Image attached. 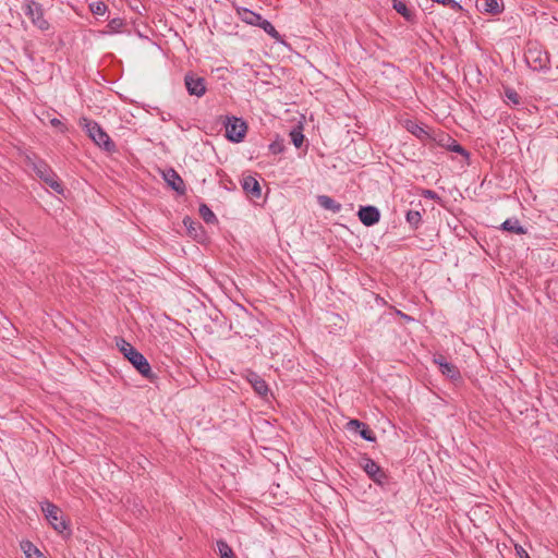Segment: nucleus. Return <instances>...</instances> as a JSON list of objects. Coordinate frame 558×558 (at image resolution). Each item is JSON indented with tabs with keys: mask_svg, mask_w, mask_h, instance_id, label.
<instances>
[{
	"mask_svg": "<svg viewBox=\"0 0 558 558\" xmlns=\"http://www.w3.org/2000/svg\"><path fill=\"white\" fill-rule=\"evenodd\" d=\"M117 345L141 375L146 378L151 376V369L148 361L131 343L126 342L124 339H119L117 341Z\"/></svg>",
	"mask_w": 558,
	"mask_h": 558,
	"instance_id": "nucleus-1",
	"label": "nucleus"
},
{
	"mask_svg": "<svg viewBox=\"0 0 558 558\" xmlns=\"http://www.w3.org/2000/svg\"><path fill=\"white\" fill-rule=\"evenodd\" d=\"M524 58L526 64L534 71H542L549 66V56L537 41H529Z\"/></svg>",
	"mask_w": 558,
	"mask_h": 558,
	"instance_id": "nucleus-2",
	"label": "nucleus"
},
{
	"mask_svg": "<svg viewBox=\"0 0 558 558\" xmlns=\"http://www.w3.org/2000/svg\"><path fill=\"white\" fill-rule=\"evenodd\" d=\"M40 509L53 530H56L58 533L68 531L70 534L69 524L63 518L62 510L58 506L48 500H45L40 502Z\"/></svg>",
	"mask_w": 558,
	"mask_h": 558,
	"instance_id": "nucleus-3",
	"label": "nucleus"
},
{
	"mask_svg": "<svg viewBox=\"0 0 558 558\" xmlns=\"http://www.w3.org/2000/svg\"><path fill=\"white\" fill-rule=\"evenodd\" d=\"M83 121L88 136L97 146L104 148L106 151H113L116 149L114 143L97 122L87 119Z\"/></svg>",
	"mask_w": 558,
	"mask_h": 558,
	"instance_id": "nucleus-4",
	"label": "nucleus"
},
{
	"mask_svg": "<svg viewBox=\"0 0 558 558\" xmlns=\"http://www.w3.org/2000/svg\"><path fill=\"white\" fill-rule=\"evenodd\" d=\"M238 15L242 22L248 25L258 26L267 35H279L269 21L263 19L259 14L248 9H238Z\"/></svg>",
	"mask_w": 558,
	"mask_h": 558,
	"instance_id": "nucleus-5",
	"label": "nucleus"
},
{
	"mask_svg": "<svg viewBox=\"0 0 558 558\" xmlns=\"http://www.w3.org/2000/svg\"><path fill=\"white\" fill-rule=\"evenodd\" d=\"M226 129V137L233 142L240 143L245 137L247 125L241 119L236 117H227V121L225 122Z\"/></svg>",
	"mask_w": 558,
	"mask_h": 558,
	"instance_id": "nucleus-6",
	"label": "nucleus"
},
{
	"mask_svg": "<svg viewBox=\"0 0 558 558\" xmlns=\"http://www.w3.org/2000/svg\"><path fill=\"white\" fill-rule=\"evenodd\" d=\"M34 170L36 174L47 183L54 192L58 194H63L64 189L62 183L58 180L57 175L51 171V169L43 161L36 163L34 166Z\"/></svg>",
	"mask_w": 558,
	"mask_h": 558,
	"instance_id": "nucleus-7",
	"label": "nucleus"
},
{
	"mask_svg": "<svg viewBox=\"0 0 558 558\" xmlns=\"http://www.w3.org/2000/svg\"><path fill=\"white\" fill-rule=\"evenodd\" d=\"M361 466L365 473L377 484L384 485L387 481V475L383 469L371 458L364 457L361 460Z\"/></svg>",
	"mask_w": 558,
	"mask_h": 558,
	"instance_id": "nucleus-8",
	"label": "nucleus"
},
{
	"mask_svg": "<svg viewBox=\"0 0 558 558\" xmlns=\"http://www.w3.org/2000/svg\"><path fill=\"white\" fill-rule=\"evenodd\" d=\"M27 15L32 19L33 24L39 31L48 29L49 24L45 20L43 9L38 3L32 2L31 4L27 5Z\"/></svg>",
	"mask_w": 558,
	"mask_h": 558,
	"instance_id": "nucleus-9",
	"label": "nucleus"
},
{
	"mask_svg": "<svg viewBox=\"0 0 558 558\" xmlns=\"http://www.w3.org/2000/svg\"><path fill=\"white\" fill-rule=\"evenodd\" d=\"M184 82L190 95L201 97L206 93L205 80L203 77L186 74Z\"/></svg>",
	"mask_w": 558,
	"mask_h": 558,
	"instance_id": "nucleus-10",
	"label": "nucleus"
},
{
	"mask_svg": "<svg viewBox=\"0 0 558 558\" xmlns=\"http://www.w3.org/2000/svg\"><path fill=\"white\" fill-rule=\"evenodd\" d=\"M359 219L366 227L376 225L380 219V213L375 206H361L357 211Z\"/></svg>",
	"mask_w": 558,
	"mask_h": 558,
	"instance_id": "nucleus-11",
	"label": "nucleus"
},
{
	"mask_svg": "<svg viewBox=\"0 0 558 558\" xmlns=\"http://www.w3.org/2000/svg\"><path fill=\"white\" fill-rule=\"evenodd\" d=\"M434 362L439 366V371L446 377L452 380H457L460 378L459 368L454 364L447 362V360L442 355L435 356Z\"/></svg>",
	"mask_w": 558,
	"mask_h": 558,
	"instance_id": "nucleus-12",
	"label": "nucleus"
},
{
	"mask_svg": "<svg viewBox=\"0 0 558 558\" xmlns=\"http://www.w3.org/2000/svg\"><path fill=\"white\" fill-rule=\"evenodd\" d=\"M163 179L168 185L179 194L185 193V184L182 178L174 169H168L163 172Z\"/></svg>",
	"mask_w": 558,
	"mask_h": 558,
	"instance_id": "nucleus-13",
	"label": "nucleus"
},
{
	"mask_svg": "<svg viewBox=\"0 0 558 558\" xmlns=\"http://www.w3.org/2000/svg\"><path fill=\"white\" fill-rule=\"evenodd\" d=\"M475 7L480 12L498 14L504 10L501 0H476Z\"/></svg>",
	"mask_w": 558,
	"mask_h": 558,
	"instance_id": "nucleus-14",
	"label": "nucleus"
},
{
	"mask_svg": "<svg viewBox=\"0 0 558 558\" xmlns=\"http://www.w3.org/2000/svg\"><path fill=\"white\" fill-rule=\"evenodd\" d=\"M242 189L253 198H259L262 196L260 185L258 181L252 175H246L242 179Z\"/></svg>",
	"mask_w": 558,
	"mask_h": 558,
	"instance_id": "nucleus-15",
	"label": "nucleus"
},
{
	"mask_svg": "<svg viewBox=\"0 0 558 558\" xmlns=\"http://www.w3.org/2000/svg\"><path fill=\"white\" fill-rule=\"evenodd\" d=\"M247 379L251 383V385L253 386L254 390L259 396H263V397L267 396V393L269 391L268 385L259 375H257L256 373H251L248 375Z\"/></svg>",
	"mask_w": 558,
	"mask_h": 558,
	"instance_id": "nucleus-16",
	"label": "nucleus"
},
{
	"mask_svg": "<svg viewBox=\"0 0 558 558\" xmlns=\"http://www.w3.org/2000/svg\"><path fill=\"white\" fill-rule=\"evenodd\" d=\"M407 130L422 142H426L430 138L429 132L415 121H408Z\"/></svg>",
	"mask_w": 558,
	"mask_h": 558,
	"instance_id": "nucleus-17",
	"label": "nucleus"
},
{
	"mask_svg": "<svg viewBox=\"0 0 558 558\" xmlns=\"http://www.w3.org/2000/svg\"><path fill=\"white\" fill-rule=\"evenodd\" d=\"M392 8L402 15L407 21H412L414 16V10L403 1V0H391Z\"/></svg>",
	"mask_w": 558,
	"mask_h": 558,
	"instance_id": "nucleus-18",
	"label": "nucleus"
},
{
	"mask_svg": "<svg viewBox=\"0 0 558 558\" xmlns=\"http://www.w3.org/2000/svg\"><path fill=\"white\" fill-rule=\"evenodd\" d=\"M318 204L327 210L332 213H339L341 210V204L336 202L333 198L327 195H319L317 197Z\"/></svg>",
	"mask_w": 558,
	"mask_h": 558,
	"instance_id": "nucleus-19",
	"label": "nucleus"
},
{
	"mask_svg": "<svg viewBox=\"0 0 558 558\" xmlns=\"http://www.w3.org/2000/svg\"><path fill=\"white\" fill-rule=\"evenodd\" d=\"M501 229L514 234L526 233V229L520 225V221L517 218L507 219L506 221H504L501 225Z\"/></svg>",
	"mask_w": 558,
	"mask_h": 558,
	"instance_id": "nucleus-20",
	"label": "nucleus"
},
{
	"mask_svg": "<svg viewBox=\"0 0 558 558\" xmlns=\"http://www.w3.org/2000/svg\"><path fill=\"white\" fill-rule=\"evenodd\" d=\"M21 549L27 558H45L40 550L29 541L21 542Z\"/></svg>",
	"mask_w": 558,
	"mask_h": 558,
	"instance_id": "nucleus-21",
	"label": "nucleus"
},
{
	"mask_svg": "<svg viewBox=\"0 0 558 558\" xmlns=\"http://www.w3.org/2000/svg\"><path fill=\"white\" fill-rule=\"evenodd\" d=\"M217 549L220 558H235L232 548L222 539L217 542Z\"/></svg>",
	"mask_w": 558,
	"mask_h": 558,
	"instance_id": "nucleus-22",
	"label": "nucleus"
},
{
	"mask_svg": "<svg viewBox=\"0 0 558 558\" xmlns=\"http://www.w3.org/2000/svg\"><path fill=\"white\" fill-rule=\"evenodd\" d=\"M405 219H407V222L413 229H417L422 221V216H421V213L417 210H409L405 215Z\"/></svg>",
	"mask_w": 558,
	"mask_h": 558,
	"instance_id": "nucleus-23",
	"label": "nucleus"
},
{
	"mask_svg": "<svg viewBox=\"0 0 558 558\" xmlns=\"http://www.w3.org/2000/svg\"><path fill=\"white\" fill-rule=\"evenodd\" d=\"M198 211H199V216L204 219L205 222L213 223V222L217 221L215 214L211 211V209L206 204H202L199 206Z\"/></svg>",
	"mask_w": 558,
	"mask_h": 558,
	"instance_id": "nucleus-24",
	"label": "nucleus"
},
{
	"mask_svg": "<svg viewBox=\"0 0 558 558\" xmlns=\"http://www.w3.org/2000/svg\"><path fill=\"white\" fill-rule=\"evenodd\" d=\"M505 97L509 104H512L513 106H518L521 102L520 95L510 87L505 88Z\"/></svg>",
	"mask_w": 558,
	"mask_h": 558,
	"instance_id": "nucleus-25",
	"label": "nucleus"
},
{
	"mask_svg": "<svg viewBox=\"0 0 558 558\" xmlns=\"http://www.w3.org/2000/svg\"><path fill=\"white\" fill-rule=\"evenodd\" d=\"M90 12L96 16L105 15L107 5L102 1H95L89 4Z\"/></svg>",
	"mask_w": 558,
	"mask_h": 558,
	"instance_id": "nucleus-26",
	"label": "nucleus"
},
{
	"mask_svg": "<svg viewBox=\"0 0 558 558\" xmlns=\"http://www.w3.org/2000/svg\"><path fill=\"white\" fill-rule=\"evenodd\" d=\"M290 137H291V141H292L293 145L296 148H300L302 146V144L304 142V135H303L301 130L293 129L290 132Z\"/></svg>",
	"mask_w": 558,
	"mask_h": 558,
	"instance_id": "nucleus-27",
	"label": "nucleus"
},
{
	"mask_svg": "<svg viewBox=\"0 0 558 558\" xmlns=\"http://www.w3.org/2000/svg\"><path fill=\"white\" fill-rule=\"evenodd\" d=\"M361 437L367 441H375L376 440V436L374 434V432L366 425L364 424V426L360 429V433Z\"/></svg>",
	"mask_w": 558,
	"mask_h": 558,
	"instance_id": "nucleus-28",
	"label": "nucleus"
},
{
	"mask_svg": "<svg viewBox=\"0 0 558 558\" xmlns=\"http://www.w3.org/2000/svg\"><path fill=\"white\" fill-rule=\"evenodd\" d=\"M365 423L359 421V420H350L348 423H347V428L349 430H354V432H359L360 433V429L364 426Z\"/></svg>",
	"mask_w": 558,
	"mask_h": 558,
	"instance_id": "nucleus-29",
	"label": "nucleus"
},
{
	"mask_svg": "<svg viewBox=\"0 0 558 558\" xmlns=\"http://www.w3.org/2000/svg\"><path fill=\"white\" fill-rule=\"evenodd\" d=\"M449 149L454 151V153H458L464 157H469V153L460 145L458 144L456 141H453V144L451 146H449Z\"/></svg>",
	"mask_w": 558,
	"mask_h": 558,
	"instance_id": "nucleus-30",
	"label": "nucleus"
},
{
	"mask_svg": "<svg viewBox=\"0 0 558 558\" xmlns=\"http://www.w3.org/2000/svg\"><path fill=\"white\" fill-rule=\"evenodd\" d=\"M269 148H270V150H271L274 154H279V153H281V151H282L281 146H280L279 144H277V143H272V144H270Z\"/></svg>",
	"mask_w": 558,
	"mask_h": 558,
	"instance_id": "nucleus-31",
	"label": "nucleus"
},
{
	"mask_svg": "<svg viewBox=\"0 0 558 558\" xmlns=\"http://www.w3.org/2000/svg\"><path fill=\"white\" fill-rule=\"evenodd\" d=\"M521 551H522V554L520 551H518L521 558H531L529 556V554L523 548H521Z\"/></svg>",
	"mask_w": 558,
	"mask_h": 558,
	"instance_id": "nucleus-32",
	"label": "nucleus"
},
{
	"mask_svg": "<svg viewBox=\"0 0 558 558\" xmlns=\"http://www.w3.org/2000/svg\"><path fill=\"white\" fill-rule=\"evenodd\" d=\"M51 124L54 125V126H59V125H62L61 121L58 120V119H52L51 120Z\"/></svg>",
	"mask_w": 558,
	"mask_h": 558,
	"instance_id": "nucleus-33",
	"label": "nucleus"
},
{
	"mask_svg": "<svg viewBox=\"0 0 558 558\" xmlns=\"http://www.w3.org/2000/svg\"><path fill=\"white\" fill-rule=\"evenodd\" d=\"M402 317H404L405 319H409V320L411 319V317L405 314H402Z\"/></svg>",
	"mask_w": 558,
	"mask_h": 558,
	"instance_id": "nucleus-34",
	"label": "nucleus"
},
{
	"mask_svg": "<svg viewBox=\"0 0 558 558\" xmlns=\"http://www.w3.org/2000/svg\"><path fill=\"white\" fill-rule=\"evenodd\" d=\"M276 39H280V41L283 44L282 37L276 36Z\"/></svg>",
	"mask_w": 558,
	"mask_h": 558,
	"instance_id": "nucleus-35",
	"label": "nucleus"
},
{
	"mask_svg": "<svg viewBox=\"0 0 558 558\" xmlns=\"http://www.w3.org/2000/svg\"><path fill=\"white\" fill-rule=\"evenodd\" d=\"M113 26H117V20H112Z\"/></svg>",
	"mask_w": 558,
	"mask_h": 558,
	"instance_id": "nucleus-36",
	"label": "nucleus"
},
{
	"mask_svg": "<svg viewBox=\"0 0 558 558\" xmlns=\"http://www.w3.org/2000/svg\"><path fill=\"white\" fill-rule=\"evenodd\" d=\"M113 26H117V20H112Z\"/></svg>",
	"mask_w": 558,
	"mask_h": 558,
	"instance_id": "nucleus-37",
	"label": "nucleus"
}]
</instances>
